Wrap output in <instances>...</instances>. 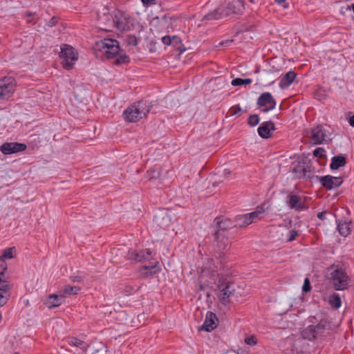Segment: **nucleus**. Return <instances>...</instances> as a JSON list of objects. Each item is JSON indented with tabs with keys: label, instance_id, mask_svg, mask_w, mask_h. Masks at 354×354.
I'll return each instance as SVG.
<instances>
[{
	"label": "nucleus",
	"instance_id": "nucleus-35",
	"mask_svg": "<svg viewBox=\"0 0 354 354\" xmlns=\"http://www.w3.org/2000/svg\"><path fill=\"white\" fill-rule=\"evenodd\" d=\"M252 82V80L250 78L242 79L237 77L232 80L231 84L234 86H239L244 84H250Z\"/></svg>",
	"mask_w": 354,
	"mask_h": 354
},
{
	"label": "nucleus",
	"instance_id": "nucleus-19",
	"mask_svg": "<svg viewBox=\"0 0 354 354\" xmlns=\"http://www.w3.org/2000/svg\"><path fill=\"white\" fill-rule=\"evenodd\" d=\"M288 198V200L286 201V204L290 209L301 211L306 208L300 196L291 193Z\"/></svg>",
	"mask_w": 354,
	"mask_h": 354
},
{
	"label": "nucleus",
	"instance_id": "nucleus-5",
	"mask_svg": "<svg viewBox=\"0 0 354 354\" xmlns=\"http://www.w3.org/2000/svg\"><path fill=\"white\" fill-rule=\"evenodd\" d=\"M303 335L294 341L291 346L292 354H319V350L315 348V343Z\"/></svg>",
	"mask_w": 354,
	"mask_h": 354
},
{
	"label": "nucleus",
	"instance_id": "nucleus-15",
	"mask_svg": "<svg viewBox=\"0 0 354 354\" xmlns=\"http://www.w3.org/2000/svg\"><path fill=\"white\" fill-rule=\"evenodd\" d=\"M215 226H212L214 228V231L224 232L227 234V231L235 227L233 221L230 219L224 217H216L214 221Z\"/></svg>",
	"mask_w": 354,
	"mask_h": 354
},
{
	"label": "nucleus",
	"instance_id": "nucleus-36",
	"mask_svg": "<svg viewBox=\"0 0 354 354\" xmlns=\"http://www.w3.org/2000/svg\"><path fill=\"white\" fill-rule=\"evenodd\" d=\"M80 290V288L78 286H71L67 285L63 288L62 292L70 295H77Z\"/></svg>",
	"mask_w": 354,
	"mask_h": 354
},
{
	"label": "nucleus",
	"instance_id": "nucleus-3",
	"mask_svg": "<svg viewBox=\"0 0 354 354\" xmlns=\"http://www.w3.org/2000/svg\"><path fill=\"white\" fill-rule=\"evenodd\" d=\"M313 320H317L316 317H310L312 323L303 332L302 335L306 337L310 341L319 338L327 330L331 329L330 322L328 317L324 316L319 319V323L314 324Z\"/></svg>",
	"mask_w": 354,
	"mask_h": 354
},
{
	"label": "nucleus",
	"instance_id": "nucleus-48",
	"mask_svg": "<svg viewBox=\"0 0 354 354\" xmlns=\"http://www.w3.org/2000/svg\"><path fill=\"white\" fill-rule=\"evenodd\" d=\"M310 290H311V286H310V280L308 278H306L304 280V284L302 286V290L304 292H308Z\"/></svg>",
	"mask_w": 354,
	"mask_h": 354
},
{
	"label": "nucleus",
	"instance_id": "nucleus-52",
	"mask_svg": "<svg viewBox=\"0 0 354 354\" xmlns=\"http://www.w3.org/2000/svg\"><path fill=\"white\" fill-rule=\"evenodd\" d=\"M150 178H159L160 176V174L159 171H156L155 169H151L150 171Z\"/></svg>",
	"mask_w": 354,
	"mask_h": 354
},
{
	"label": "nucleus",
	"instance_id": "nucleus-18",
	"mask_svg": "<svg viewBox=\"0 0 354 354\" xmlns=\"http://www.w3.org/2000/svg\"><path fill=\"white\" fill-rule=\"evenodd\" d=\"M26 149V145L19 142H5L0 147V151L5 155L23 151Z\"/></svg>",
	"mask_w": 354,
	"mask_h": 354
},
{
	"label": "nucleus",
	"instance_id": "nucleus-61",
	"mask_svg": "<svg viewBox=\"0 0 354 354\" xmlns=\"http://www.w3.org/2000/svg\"><path fill=\"white\" fill-rule=\"evenodd\" d=\"M231 42H232V40H227L225 41L221 42V45L228 44L229 43H231Z\"/></svg>",
	"mask_w": 354,
	"mask_h": 354
},
{
	"label": "nucleus",
	"instance_id": "nucleus-16",
	"mask_svg": "<svg viewBox=\"0 0 354 354\" xmlns=\"http://www.w3.org/2000/svg\"><path fill=\"white\" fill-rule=\"evenodd\" d=\"M257 104L259 106H269L268 108L263 109V112H268V111L274 109V107L277 104V102H276L274 98L271 95V93L266 92V93H262L259 97Z\"/></svg>",
	"mask_w": 354,
	"mask_h": 354
},
{
	"label": "nucleus",
	"instance_id": "nucleus-20",
	"mask_svg": "<svg viewBox=\"0 0 354 354\" xmlns=\"http://www.w3.org/2000/svg\"><path fill=\"white\" fill-rule=\"evenodd\" d=\"M215 246L220 250H224L229 244L227 234L214 231L213 233Z\"/></svg>",
	"mask_w": 354,
	"mask_h": 354
},
{
	"label": "nucleus",
	"instance_id": "nucleus-46",
	"mask_svg": "<svg viewBox=\"0 0 354 354\" xmlns=\"http://www.w3.org/2000/svg\"><path fill=\"white\" fill-rule=\"evenodd\" d=\"M107 352H108V350H107V347L102 344V345H100L97 348H96L93 354H107Z\"/></svg>",
	"mask_w": 354,
	"mask_h": 354
},
{
	"label": "nucleus",
	"instance_id": "nucleus-63",
	"mask_svg": "<svg viewBox=\"0 0 354 354\" xmlns=\"http://www.w3.org/2000/svg\"><path fill=\"white\" fill-rule=\"evenodd\" d=\"M351 7H352V9H353V12H354V3H353V4H352Z\"/></svg>",
	"mask_w": 354,
	"mask_h": 354
},
{
	"label": "nucleus",
	"instance_id": "nucleus-27",
	"mask_svg": "<svg viewBox=\"0 0 354 354\" xmlns=\"http://www.w3.org/2000/svg\"><path fill=\"white\" fill-rule=\"evenodd\" d=\"M62 296L55 294L50 295L47 300L44 301L46 306L49 308L57 307L62 304Z\"/></svg>",
	"mask_w": 354,
	"mask_h": 354
},
{
	"label": "nucleus",
	"instance_id": "nucleus-2",
	"mask_svg": "<svg viewBox=\"0 0 354 354\" xmlns=\"http://www.w3.org/2000/svg\"><path fill=\"white\" fill-rule=\"evenodd\" d=\"M328 278L335 290H344L350 286V278L347 273L335 265L328 268Z\"/></svg>",
	"mask_w": 354,
	"mask_h": 354
},
{
	"label": "nucleus",
	"instance_id": "nucleus-47",
	"mask_svg": "<svg viewBox=\"0 0 354 354\" xmlns=\"http://www.w3.org/2000/svg\"><path fill=\"white\" fill-rule=\"evenodd\" d=\"M7 270V263L0 257V277L4 274L5 271Z\"/></svg>",
	"mask_w": 354,
	"mask_h": 354
},
{
	"label": "nucleus",
	"instance_id": "nucleus-59",
	"mask_svg": "<svg viewBox=\"0 0 354 354\" xmlns=\"http://www.w3.org/2000/svg\"><path fill=\"white\" fill-rule=\"evenodd\" d=\"M348 123L351 127H354V114L349 118Z\"/></svg>",
	"mask_w": 354,
	"mask_h": 354
},
{
	"label": "nucleus",
	"instance_id": "nucleus-25",
	"mask_svg": "<svg viewBox=\"0 0 354 354\" xmlns=\"http://www.w3.org/2000/svg\"><path fill=\"white\" fill-rule=\"evenodd\" d=\"M139 112L136 109V106L132 105L128 107L124 111V115L127 120L130 122H135L142 119L143 117L138 114Z\"/></svg>",
	"mask_w": 354,
	"mask_h": 354
},
{
	"label": "nucleus",
	"instance_id": "nucleus-30",
	"mask_svg": "<svg viewBox=\"0 0 354 354\" xmlns=\"http://www.w3.org/2000/svg\"><path fill=\"white\" fill-rule=\"evenodd\" d=\"M296 73L294 71H288L281 80L279 85L281 87L290 86L296 77Z\"/></svg>",
	"mask_w": 354,
	"mask_h": 354
},
{
	"label": "nucleus",
	"instance_id": "nucleus-4",
	"mask_svg": "<svg viewBox=\"0 0 354 354\" xmlns=\"http://www.w3.org/2000/svg\"><path fill=\"white\" fill-rule=\"evenodd\" d=\"M95 50L101 53L107 59H111L117 56L120 51L119 42L116 39L104 38L96 42Z\"/></svg>",
	"mask_w": 354,
	"mask_h": 354
},
{
	"label": "nucleus",
	"instance_id": "nucleus-26",
	"mask_svg": "<svg viewBox=\"0 0 354 354\" xmlns=\"http://www.w3.org/2000/svg\"><path fill=\"white\" fill-rule=\"evenodd\" d=\"M315 178L319 180V182L321 183L322 187L326 188V189L330 190L335 188L334 186V180L333 176L327 175L324 176H316Z\"/></svg>",
	"mask_w": 354,
	"mask_h": 354
},
{
	"label": "nucleus",
	"instance_id": "nucleus-60",
	"mask_svg": "<svg viewBox=\"0 0 354 354\" xmlns=\"http://www.w3.org/2000/svg\"><path fill=\"white\" fill-rule=\"evenodd\" d=\"M230 174V171L228 170V169H225L223 171V175L225 176V177H227Z\"/></svg>",
	"mask_w": 354,
	"mask_h": 354
},
{
	"label": "nucleus",
	"instance_id": "nucleus-29",
	"mask_svg": "<svg viewBox=\"0 0 354 354\" xmlns=\"http://www.w3.org/2000/svg\"><path fill=\"white\" fill-rule=\"evenodd\" d=\"M346 163V158L342 155L336 156L332 158L330 167L333 170H336L341 167H344Z\"/></svg>",
	"mask_w": 354,
	"mask_h": 354
},
{
	"label": "nucleus",
	"instance_id": "nucleus-10",
	"mask_svg": "<svg viewBox=\"0 0 354 354\" xmlns=\"http://www.w3.org/2000/svg\"><path fill=\"white\" fill-rule=\"evenodd\" d=\"M171 221L168 213L162 210L154 216L153 219V227L155 230H165L171 225Z\"/></svg>",
	"mask_w": 354,
	"mask_h": 354
},
{
	"label": "nucleus",
	"instance_id": "nucleus-42",
	"mask_svg": "<svg viewBox=\"0 0 354 354\" xmlns=\"http://www.w3.org/2000/svg\"><path fill=\"white\" fill-rule=\"evenodd\" d=\"M325 152H326V151L323 148L318 147L314 150L313 155H314V156L318 157L320 158H326Z\"/></svg>",
	"mask_w": 354,
	"mask_h": 354
},
{
	"label": "nucleus",
	"instance_id": "nucleus-39",
	"mask_svg": "<svg viewBox=\"0 0 354 354\" xmlns=\"http://www.w3.org/2000/svg\"><path fill=\"white\" fill-rule=\"evenodd\" d=\"M259 122V117L257 114L250 115L248 119V124L250 127H255Z\"/></svg>",
	"mask_w": 354,
	"mask_h": 354
},
{
	"label": "nucleus",
	"instance_id": "nucleus-34",
	"mask_svg": "<svg viewBox=\"0 0 354 354\" xmlns=\"http://www.w3.org/2000/svg\"><path fill=\"white\" fill-rule=\"evenodd\" d=\"M181 39L178 36L171 37V46L175 47L178 50H179L180 54L183 53L185 50V48H181Z\"/></svg>",
	"mask_w": 354,
	"mask_h": 354
},
{
	"label": "nucleus",
	"instance_id": "nucleus-57",
	"mask_svg": "<svg viewBox=\"0 0 354 354\" xmlns=\"http://www.w3.org/2000/svg\"><path fill=\"white\" fill-rule=\"evenodd\" d=\"M275 1L278 4L281 5L284 8H287L288 6V3L286 2V0H275Z\"/></svg>",
	"mask_w": 354,
	"mask_h": 354
},
{
	"label": "nucleus",
	"instance_id": "nucleus-33",
	"mask_svg": "<svg viewBox=\"0 0 354 354\" xmlns=\"http://www.w3.org/2000/svg\"><path fill=\"white\" fill-rule=\"evenodd\" d=\"M158 263L155 261L152 263L150 266H145L142 267V269L146 270V275H151L153 274H156L159 271V268L158 266Z\"/></svg>",
	"mask_w": 354,
	"mask_h": 354
},
{
	"label": "nucleus",
	"instance_id": "nucleus-17",
	"mask_svg": "<svg viewBox=\"0 0 354 354\" xmlns=\"http://www.w3.org/2000/svg\"><path fill=\"white\" fill-rule=\"evenodd\" d=\"M26 149V145L19 142H5L0 147V151L5 155L23 151Z\"/></svg>",
	"mask_w": 354,
	"mask_h": 354
},
{
	"label": "nucleus",
	"instance_id": "nucleus-23",
	"mask_svg": "<svg viewBox=\"0 0 354 354\" xmlns=\"http://www.w3.org/2000/svg\"><path fill=\"white\" fill-rule=\"evenodd\" d=\"M133 106H136V109L139 112L138 114H140V115L145 117L146 115L151 111V108L153 107V102L149 101L147 100H142L138 102Z\"/></svg>",
	"mask_w": 354,
	"mask_h": 354
},
{
	"label": "nucleus",
	"instance_id": "nucleus-55",
	"mask_svg": "<svg viewBox=\"0 0 354 354\" xmlns=\"http://www.w3.org/2000/svg\"><path fill=\"white\" fill-rule=\"evenodd\" d=\"M70 279L73 282H77L80 283L83 281L84 277L82 276H71Z\"/></svg>",
	"mask_w": 354,
	"mask_h": 354
},
{
	"label": "nucleus",
	"instance_id": "nucleus-62",
	"mask_svg": "<svg viewBox=\"0 0 354 354\" xmlns=\"http://www.w3.org/2000/svg\"><path fill=\"white\" fill-rule=\"evenodd\" d=\"M34 15H35V13H32V12H30V13L27 14L28 17H32V16H34Z\"/></svg>",
	"mask_w": 354,
	"mask_h": 354
},
{
	"label": "nucleus",
	"instance_id": "nucleus-49",
	"mask_svg": "<svg viewBox=\"0 0 354 354\" xmlns=\"http://www.w3.org/2000/svg\"><path fill=\"white\" fill-rule=\"evenodd\" d=\"M245 342L248 345L254 346L257 344V338L254 336H250L245 339Z\"/></svg>",
	"mask_w": 354,
	"mask_h": 354
},
{
	"label": "nucleus",
	"instance_id": "nucleus-64",
	"mask_svg": "<svg viewBox=\"0 0 354 354\" xmlns=\"http://www.w3.org/2000/svg\"><path fill=\"white\" fill-rule=\"evenodd\" d=\"M274 82V80H272V81L270 82V84H273Z\"/></svg>",
	"mask_w": 354,
	"mask_h": 354
},
{
	"label": "nucleus",
	"instance_id": "nucleus-1",
	"mask_svg": "<svg viewBox=\"0 0 354 354\" xmlns=\"http://www.w3.org/2000/svg\"><path fill=\"white\" fill-rule=\"evenodd\" d=\"M243 0H232L227 5H222L214 11L205 15L203 20H216L223 17H233L241 15L244 10Z\"/></svg>",
	"mask_w": 354,
	"mask_h": 354
},
{
	"label": "nucleus",
	"instance_id": "nucleus-43",
	"mask_svg": "<svg viewBox=\"0 0 354 354\" xmlns=\"http://www.w3.org/2000/svg\"><path fill=\"white\" fill-rule=\"evenodd\" d=\"M263 212L261 211H254L252 212L247 214V215L250 220H252V223H253L254 220L259 218V215L261 214Z\"/></svg>",
	"mask_w": 354,
	"mask_h": 354
},
{
	"label": "nucleus",
	"instance_id": "nucleus-9",
	"mask_svg": "<svg viewBox=\"0 0 354 354\" xmlns=\"http://www.w3.org/2000/svg\"><path fill=\"white\" fill-rule=\"evenodd\" d=\"M97 17L99 24L104 26L101 28L102 30L108 31L109 28H113L114 24L113 12L111 13L107 6H104L97 11Z\"/></svg>",
	"mask_w": 354,
	"mask_h": 354
},
{
	"label": "nucleus",
	"instance_id": "nucleus-21",
	"mask_svg": "<svg viewBox=\"0 0 354 354\" xmlns=\"http://www.w3.org/2000/svg\"><path fill=\"white\" fill-rule=\"evenodd\" d=\"M218 319L215 313L208 311L206 314L205 320L203 325L201 326L200 330L211 332L217 326L216 321Z\"/></svg>",
	"mask_w": 354,
	"mask_h": 354
},
{
	"label": "nucleus",
	"instance_id": "nucleus-24",
	"mask_svg": "<svg viewBox=\"0 0 354 354\" xmlns=\"http://www.w3.org/2000/svg\"><path fill=\"white\" fill-rule=\"evenodd\" d=\"M10 296V287L7 281L0 277V306L6 304Z\"/></svg>",
	"mask_w": 354,
	"mask_h": 354
},
{
	"label": "nucleus",
	"instance_id": "nucleus-51",
	"mask_svg": "<svg viewBox=\"0 0 354 354\" xmlns=\"http://www.w3.org/2000/svg\"><path fill=\"white\" fill-rule=\"evenodd\" d=\"M162 41L165 45L171 46V37L166 35L162 37Z\"/></svg>",
	"mask_w": 354,
	"mask_h": 354
},
{
	"label": "nucleus",
	"instance_id": "nucleus-58",
	"mask_svg": "<svg viewBox=\"0 0 354 354\" xmlns=\"http://www.w3.org/2000/svg\"><path fill=\"white\" fill-rule=\"evenodd\" d=\"M326 212H321L317 214V217L321 220L325 219Z\"/></svg>",
	"mask_w": 354,
	"mask_h": 354
},
{
	"label": "nucleus",
	"instance_id": "nucleus-56",
	"mask_svg": "<svg viewBox=\"0 0 354 354\" xmlns=\"http://www.w3.org/2000/svg\"><path fill=\"white\" fill-rule=\"evenodd\" d=\"M144 6L155 5L156 3V0H141Z\"/></svg>",
	"mask_w": 354,
	"mask_h": 354
},
{
	"label": "nucleus",
	"instance_id": "nucleus-28",
	"mask_svg": "<svg viewBox=\"0 0 354 354\" xmlns=\"http://www.w3.org/2000/svg\"><path fill=\"white\" fill-rule=\"evenodd\" d=\"M235 227H244L252 223V220L248 217L247 214L243 215H238L235 217L233 221Z\"/></svg>",
	"mask_w": 354,
	"mask_h": 354
},
{
	"label": "nucleus",
	"instance_id": "nucleus-12",
	"mask_svg": "<svg viewBox=\"0 0 354 354\" xmlns=\"http://www.w3.org/2000/svg\"><path fill=\"white\" fill-rule=\"evenodd\" d=\"M311 140L315 145H319L331 138L327 134V130L322 125H318L311 129Z\"/></svg>",
	"mask_w": 354,
	"mask_h": 354
},
{
	"label": "nucleus",
	"instance_id": "nucleus-22",
	"mask_svg": "<svg viewBox=\"0 0 354 354\" xmlns=\"http://www.w3.org/2000/svg\"><path fill=\"white\" fill-rule=\"evenodd\" d=\"M275 130L274 124L272 121L262 122L257 129L258 133L262 138H269L272 136V131Z\"/></svg>",
	"mask_w": 354,
	"mask_h": 354
},
{
	"label": "nucleus",
	"instance_id": "nucleus-13",
	"mask_svg": "<svg viewBox=\"0 0 354 354\" xmlns=\"http://www.w3.org/2000/svg\"><path fill=\"white\" fill-rule=\"evenodd\" d=\"M218 288L220 290L218 295L221 302L226 305L230 303V297L233 296L235 292V288L233 283L227 282L225 284H218Z\"/></svg>",
	"mask_w": 354,
	"mask_h": 354
},
{
	"label": "nucleus",
	"instance_id": "nucleus-53",
	"mask_svg": "<svg viewBox=\"0 0 354 354\" xmlns=\"http://www.w3.org/2000/svg\"><path fill=\"white\" fill-rule=\"evenodd\" d=\"M333 180L335 188L339 187L343 183V180L342 179L341 177L333 176Z\"/></svg>",
	"mask_w": 354,
	"mask_h": 354
},
{
	"label": "nucleus",
	"instance_id": "nucleus-31",
	"mask_svg": "<svg viewBox=\"0 0 354 354\" xmlns=\"http://www.w3.org/2000/svg\"><path fill=\"white\" fill-rule=\"evenodd\" d=\"M339 233L343 236H347L351 232L349 223L346 221H339L337 224Z\"/></svg>",
	"mask_w": 354,
	"mask_h": 354
},
{
	"label": "nucleus",
	"instance_id": "nucleus-37",
	"mask_svg": "<svg viewBox=\"0 0 354 354\" xmlns=\"http://www.w3.org/2000/svg\"><path fill=\"white\" fill-rule=\"evenodd\" d=\"M314 97L319 101L325 100L326 97V91L322 88L317 89L314 93Z\"/></svg>",
	"mask_w": 354,
	"mask_h": 354
},
{
	"label": "nucleus",
	"instance_id": "nucleus-41",
	"mask_svg": "<svg viewBox=\"0 0 354 354\" xmlns=\"http://www.w3.org/2000/svg\"><path fill=\"white\" fill-rule=\"evenodd\" d=\"M68 342L70 345L77 347H80L84 344V342L82 340L74 337H71Z\"/></svg>",
	"mask_w": 354,
	"mask_h": 354
},
{
	"label": "nucleus",
	"instance_id": "nucleus-8",
	"mask_svg": "<svg viewBox=\"0 0 354 354\" xmlns=\"http://www.w3.org/2000/svg\"><path fill=\"white\" fill-rule=\"evenodd\" d=\"M16 83L12 77L0 79V100H8L12 95Z\"/></svg>",
	"mask_w": 354,
	"mask_h": 354
},
{
	"label": "nucleus",
	"instance_id": "nucleus-50",
	"mask_svg": "<svg viewBox=\"0 0 354 354\" xmlns=\"http://www.w3.org/2000/svg\"><path fill=\"white\" fill-rule=\"evenodd\" d=\"M231 115H234L239 114L241 111V108L239 106H232L230 110Z\"/></svg>",
	"mask_w": 354,
	"mask_h": 354
},
{
	"label": "nucleus",
	"instance_id": "nucleus-6",
	"mask_svg": "<svg viewBox=\"0 0 354 354\" xmlns=\"http://www.w3.org/2000/svg\"><path fill=\"white\" fill-rule=\"evenodd\" d=\"M113 28H115L120 32L129 31L133 26V19L130 16L119 10L113 11Z\"/></svg>",
	"mask_w": 354,
	"mask_h": 354
},
{
	"label": "nucleus",
	"instance_id": "nucleus-11",
	"mask_svg": "<svg viewBox=\"0 0 354 354\" xmlns=\"http://www.w3.org/2000/svg\"><path fill=\"white\" fill-rule=\"evenodd\" d=\"M125 257L127 260L133 261L135 262H145L153 259L151 251L149 249L140 250L138 252L129 250Z\"/></svg>",
	"mask_w": 354,
	"mask_h": 354
},
{
	"label": "nucleus",
	"instance_id": "nucleus-54",
	"mask_svg": "<svg viewBox=\"0 0 354 354\" xmlns=\"http://www.w3.org/2000/svg\"><path fill=\"white\" fill-rule=\"evenodd\" d=\"M57 22H58V18L56 17H53L51 18V19L48 21L47 25L49 27H53V26H55L57 24Z\"/></svg>",
	"mask_w": 354,
	"mask_h": 354
},
{
	"label": "nucleus",
	"instance_id": "nucleus-40",
	"mask_svg": "<svg viewBox=\"0 0 354 354\" xmlns=\"http://www.w3.org/2000/svg\"><path fill=\"white\" fill-rule=\"evenodd\" d=\"M13 250L14 248H6L1 256L0 257H2L3 259L5 261L6 259H12L13 258Z\"/></svg>",
	"mask_w": 354,
	"mask_h": 354
},
{
	"label": "nucleus",
	"instance_id": "nucleus-32",
	"mask_svg": "<svg viewBox=\"0 0 354 354\" xmlns=\"http://www.w3.org/2000/svg\"><path fill=\"white\" fill-rule=\"evenodd\" d=\"M328 302L332 308L337 309L341 306L342 301L339 295L336 293L332 294L329 297Z\"/></svg>",
	"mask_w": 354,
	"mask_h": 354
},
{
	"label": "nucleus",
	"instance_id": "nucleus-45",
	"mask_svg": "<svg viewBox=\"0 0 354 354\" xmlns=\"http://www.w3.org/2000/svg\"><path fill=\"white\" fill-rule=\"evenodd\" d=\"M298 236V232L292 230L288 232L287 234V241L290 242L295 239V238Z\"/></svg>",
	"mask_w": 354,
	"mask_h": 354
},
{
	"label": "nucleus",
	"instance_id": "nucleus-7",
	"mask_svg": "<svg viewBox=\"0 0 354 354\" xmlns=\"http://www.w3.org/2000/svg\"><path fill=\"white\" fill-rule=\"evenodd\" d=\"M59 56L62 59L63 67L66 70L71 69L75 62L77 59V55L74 48L68 44H63L61 46Z\"/></svg>",
	"mask_w": 354,
	"mask_h": 354
},
{
	"label": "nucleus",
	"instance_id": "nucleus-38",
	"mask_svg": "<svg viewBox=\"0 0 354 354\" xmlns=\"http://www.w3.org/2000/svg\"><path fill=\"white\" fill-rule=\"evenodd\" d=\"M118 57L114 61V64L118 65L120 64L128 63L129 62V57L126 54L120 55L118 53Z\"/></svg>",
	"mask_w": 354,
	"mask_h": 354
},
{
	"label": "nucleus",
	"instance_id": "nucleus-14",
	"mask_svg": "<svg viewBox=\"0 0 354 354\" xmlns=\"http://www.w3.org/2000/svg\"><path fill=\"white\" fill-rule=\"evenodd\" d=\"M293 172L299 173L305 179H312L316 176H314L315 170L310 162H299L297 167L293 169Z\"/></svg>",
	"mask_w": 354,
	"mask_h": 354
},
{
	"label": "nucleus",
	"instance_id": "nucleus-44",
	"mask_svg": "<svg viewBox=\"0 0 354 354\" xmlns=\"http://www.w3.org/2000/svg\"><path fill=\"white\" fill-rule=\"evenodd\" d=\"M127 42L129 45L136 46L138 44V39L135 35H128Z\"/></svg>",
	"mask_w": 354,
	"mask_h": 354
}]
</instances>
